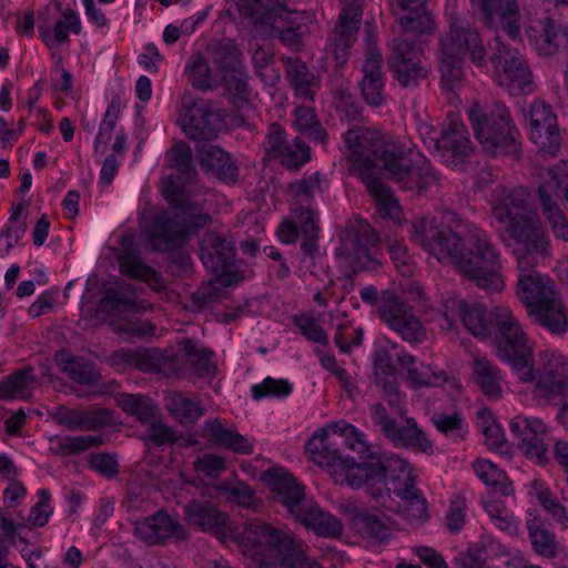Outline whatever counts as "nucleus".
I'll return each instance as SVG.
<instances>
[{"instance_id":"24","label":"nucleus","mask_w":568,"mask_h":568,"mask_svg":"<svg viewBox=\"0 0 568 568\" xmlns=\"http://www.w3.org/2000/svg\"><path fill=\"white\" fill-rule=\"evenodd\" d=\"M383 62L382 51L373 44L372 38H369L359 85L365 102L373 108H379L386 102L384 92L386 77L383 72Z\"/></svg>"},{"instance_id":"40","label":"nucleus","mask_w":568,"mask_h":568,"mask_svg":"<svg viewBox=\"0 0 568 568\" xmlns=\"http://www.w3.org/2000/svg\"><path fill=\"white\" fill-rule=\"evenodd\" d=\"M526 527L534 550L545 557L551 558L557 554L556 536L547 528V524L539 516L529 513Z\"/></svg>"},{"instance_id":"33","label":"nucleus","mask_w":568,"mask_h":568,"mask_svg":"<svg viewBox=\"0 0 568 568\" xmlns=\"http://www.w3.org/2000/svg\"><path fill=\"white\" fill-rule=\"evenodd\" d=\"M407 14L399 17L400 31L419 36L432 34L435 29L433 16L425 10L427 0H396Z\"/></svg>"},{"instance_id":"48","label":"nucleus","mask_w":568,"mask_h":568,"mask_svg":"<svg viewBox=\"0 0 568 568\" xmlns=\"http://www.w3.org/2000/svg\"><path fill=\"white\" fill-rule=\"evenodd\" d=\"M501 545L488 540L483 547H474L460 555L458 561L464 568H494Z\"/></svg>"},{"instance_id":"28","label":"nucleus","mask_w":568,"mask_h":568,"mask_svg":"<svg viewBox=\"0 0 568 568\" xmlns=\"http://www.w3.org/2000/svg\"><path fill=\"white\" fill-rule=\"evenodd\" d=\"M483 12L485 23L495 31L508 36L519 33V7L515 0H475Z\"/></svg>"},{"instance_id":"55","label":"nucleus","mask_w":568,"mask_h":568,"mask_svg":"<svg viewBox=\"0 0 568 568\" xmlns=\"http://www.w3.org/2000/svg\"><path fill=\"white\" fill-rule=\"evenodd\" d=\"M293 390V385L287 379L266 377L261 384L251 387L252 397L260 400L264 397L285 398Z\"/></svg>"},{"instance_id":"29","label":"nucleus","mask_w":568,"mask_h":568,"mask_svg":"<svg viewBox=\"0 0 568 568\" xmlns=\"http://www.w3.org/2000/svg\"><path fill=\"white\" fill-rule=\"evenodd\" d=\"M282 62L285 79L293 89L294 97L304 102L314 101L321 89V78L312 72L300 58L285 57Z\"/></svg>"},{"instance_id":"21","label":"nucleus","mask_w":568,"mask_h":568,"mask_svg":"<svg viewBox=\"0 0 568 568\" xmlns=\"http://www.w3.org/2000/svg\"><path fill=\"white\" fill-rule=\"evenodd\" d=\"M509 429L526 458L538 465L548 463V428L542 419L517 415L509 422Z\"/></svg>"},{"instance_id":"6","label":"nucleus","mask_w":568,"mask_h":568,"mask_svg":"<svg viewBox=\"0 0 568 568\" xmlns=\"http://www.w3.org/2000/svg\"><path fill=\"white\" fill-rule=\"evenodd\" d=\"M262 479L271 487L274 499L306 528L321 537L338 538L343 534L341 519L325 513L306 497L305 487L283 467H272L262 474Z\"/></svg>"},{"instance_id":"16","label":"nucleus","mask_w":568,"mask_h":568,"mask_svg":"<svg viewBox=\"0 0 568 568\" xmlns=\"http://www.w3.org/2000/svg\"><path fill=\"white\" fill-rule=\"evenodd\" d=\"M236 7L240 17L262 36H304L301 27H294L293 13L283 0H237Z\"/></svg>"},{"instance_id":"31","label":"nucleus","mask_w":568,"mask_h":568,"mask_svg":"<svg viewBox=\"0 0 568 568\" xmlns=\"http://www.w3.org/2000/svg\"><path fill=\"white\" fill-rule=\"evenodd\" d=\"M202 436L212 445L235 454L251 455L253 444L235 428H226L217 418L206 419L203 424Z\"/></svg>"},{"instance_id":"42","label":"nucleus","mask_w":568,"mask_h":568,"mask_svg":"<svg viewBox=\"0 0 568 568\" xmlns=\"http://www.w3.org/2000/svg\"><path fill=\"white\" fill-rule=\"evenodd\" d=\"M354 520L356 527L368 538L386 542L392 537L389 520L383 514L363 509L356 513Z\"/></svg>"},{"instance_id":"58","label":"nucleus","mask_w":568,"mask_h":568,"mask_svg":"<svg viewBox=\"0 0 568 568\" xmlns=\"http://www.w3.org/2000/svg\"><path fill=\"white\" fill-rule=\"evenodd\" d=\"M290 191L298 199L301 204L310 206L312 197L316 193H321L323 191L321 175L318 173H314L307 178L293 182L290 184Z\"/></svg>"},{"instance_id":"59","label":"nucleus","mask_w":568,"mask_h":568,"mask_svg":"<svg viewBox=\"0 0 568 568\" xmlns=\"http://www.w3.org/2000/svg\"><path fill=\"white\" fill-rule=\"evenodd\" d=\"M39 500L31 507L28 516V525L33 527H43L53 513L51 507V494L48 489L42 488L38 490Z\"/></svg>"},{"instance_id":"3","label":"nucleus","mask_w":568,"mask_h":568,"mask_svg":"<svg viewBox=\"0 0 568 568\" xmlns=\"http://www.w3.org/2000/svg\"><path fill=\"white\" fill-rule=\"evenodd\" d=\"M444 223L436 216H420L410 222L409 239L434 255L439 262L454 264L466 277L489 293L500 292V254L488 235L476 225L463 221L455 213Z\"/></svg>"},{"instance_id":"63","label":"nucleus","mask_w":568,"mask_h":568,"mask_svg":"<svg viewBox=\"0 0 568 568\" xmlns=\"http://www.w3.org/2000/svg\"><path fill=\"white\" fill-rule=\"evenodd\" d=\"M196 473H201L210 478H217L226 468L225 458L216 454H204L193 463Z\"/></svg>"},{"instance_id":"56","label":"nucleus","mask_w":568,"mask_h":568,"mask_svg":"<svg viewBox=\"0 0 568 568\" xmlns=\"http://www.w3.org/2000/svg\"><path fill=\"white\" fill-rule=\"evenodd\" d=\"M484 509L497 528L509 534L517 531V521L504 503L498 500H486L484 501Z\"/></svg>"},{"instance_id":"9","label":"nucleus","mask_w":568,"mask_h":568,"mask_svg":"<svg viewBox=\"0 0 568 568\" xmlns=\"http://www.w3.org/2000/svg\"><path fill=\"white\" fill-rule=\"evenodd\" d=\"M339 442L356 450L359 456L368 452L366 436L345 420L331 423L327 428L316 430L306 443V450L316 464L344 469L348 481V470L353 466H358V462L353 457L343 456L337 448Z\"/></svg>"},{"instance_id":"54","label":"nucleus","mask_w":568,"mask_h":568,"mask_svg":"<svg viewBox=\"0 0 568 568\" xmlns=\"http://www.w3.org/2000/svg\"><path fill=\"white\" fill-rule=\"evenodd\" d=\"M386 250L396 270L405 277L414 273L415 263L403 241L397 239L386 241Z\"/></svg>"},{"instance_id":"23","label":"nucleus","mask_w":568,"mask_h":568,"mask_svg":"<svg viewBox=\"0 0 568 568\" xmlns=\"http://www.w3.org/2000/svg\"><path fill=\"white\" fill-rule=\"evenodd\" d=\"M200 257L215 275H229L235 258V241L230 235L206 232L200 243Z\"/></svg>"},{"instance_id":"37","label":"nucleus","mask_w":568,"mask_h":568,"mask_svg":"<svg viewBox=\"0 0 568 568\" xmlns=\"http://www.w3.org/2000/svg\"><path fill=\"white\" fill-rule=\"evenodd\" d=\"M119 265L121 273L125 276L163 287L160 274L142 261L140 252L134 247H126L122 252L119 256Z\"/></svg>"},{"instance_id":"18","label":"nucleus","mask_w":568,"mask_h":568,"mask_svg":"<svg viewBox=\"0 0 568 568\" xmlns=\"http://www.w3.org/2000/svg\"><path fill=\"white\" fill-rule=\"evenodd\" d=\"M538 195L544 216L549 221L558 239L568 241V222L555 199L568 202V162L549 168L538 186Z\"/></svg>"},{"instance_id":"46","label":"nucleus","mask_w":568,"mask_h":568,"mask_svg":"<svg viewBox=\"0 0 568 568\" xmlns=\"http://www.w3.org/2000/svg\"><path fill=\"white\" fill-rule=\"evenodd\" d=\"M50 450L54 455L71 456L83 453L92 447H99L103 444L101 436H57L50 439Z\"/></svg>"},{"instance_id":"45","label":"nucleus","mask_w":568,"mask_h":568,"mask_svg":"<svg viewBox=\"0 0 568 568\" xmlns=\"http://www.w3.org/2000/svg\"><path fill=\"white\" fill-rule=\"evenodd\" d=\"M473 469L478 478L490 486L501 496H510L514 493L513 484L506 473L488 459H477L473 463Z\"/></svg>"},{"instance_id":"35","label":"nucleus","mask_w":568,"mask_h":568,"mask_svg":"<svg viewBox=\"0 0 568 568\" xmlns=\"http://www.w3.org/2000/svg\"><path fill=\"white\" fill-rule=\"evenodd\" d=\"M36 382L37 377L32 366L27 365L17 369L0 381V399H27L31 397Z\"/></svg>"},{"instance_id":"27","label":"nucleus","mask_w":568,"mask_h":568,"mask_svg":"<svg viewBox=\"0 0 568 568\" xmlns=\"http://www.w3.org/2000/svg\"><path fill=\"white\" fill-rule=\"evenodd\" d=\"M52 417L58 425L73 432H95L113 423V413L108 408L79 410L59 406L52 413Z\"/></svg>"},{"instance_id":"50","label":"nucleus","mask_w":568,"mask_h":568,"mask_svg":"<svg viewBox=\"0 0 568 568\" xmlns=\"http://www.w3.org/2000/svg\"><path fill=\"white\" fill-rule=\"evenodd\" d=\"M436 429L454 442H462L468 434V427L460 413L453 414L436 413L432 417Z\"/></svg>"},{"instance_id":"49","label":"nucleus","mask_w":568,"mask_h":568,"mask_svg":"<svg viewBox=\"0 0 568 568\" xmlns=\"http://www.w3.org/2000/svg\"><path fill=\"white\" fill-rule=\"evenodd\" d=\"M115 403L123 412L135 416L141 423L146 424L154 417V406L151 400L143 395L121 393L115 396Z\"/></svg>"},{"instance_id":"11","label":"nucleus","mask_w":568,"mask_h":568,"mask_svg":"<svg viewBox=\"0 0 568 568\" xmlns=\"http://www.w3.org/2000/svg\"><path fill=\"white\" fill-rule=\"evenodd\" d=\"M497 356L508 363L521 382L534 378L532 348L518 320L507 306H494Z\"/></svg>"},{"instance_id":"61","label":"nucleus","mask_w":568,"mask_h":568,"mask_svg":"<svg viewBox=\"0 0 568 568\" xmlns=\"http://www.w3.org/2000/svg\"><path fill=\"white\" fill-rule=\"evenodd\" d=\"M530 47L541 58L561 57L568 38H528Z\"/></svg>"},{"instance_id":"10","label":"nucleus","mask_w":568,"mask_h":568,"mask_svg":"<svg viewBox=\"0 0 568 568\" xmlns=\"http://www.w3.org/2000/svg\"><path fill=\"white\" fill-rule=\"evenodd\" d=\"M475 136L483 149L493 155L517 154L519 132L507 106L501 102L483 110L474 105L468 111Z\"/></svg>"},{"instance_id":"19","label":"nucleus","mask_w":568,"mask_h":568,"mask_svg":"<svg viewBox=\"0 0 568 568\" xmlns=\"http://www.w3.org/2000/svg\"><path fill=\"white\" fill-rule=\"evenodd\" d=\"M379 241V235L367 221L356 220L342 236L339 251L354 272L374 270L378 265L374 250Z\"/></svg>"},{"instance_id":"39","label":"nucleus","mask_w":568,"mask_h":568,"mask_svg":"<svg viewBox=\"0 0 568 568\" xmlns=\"http://www.w3.org/2000/svg\"><path fill=\"white\" fill-rule=\"evenodd\" d=\"M206 52L219 72L243 63L242 52L231 38H211Z\"/></svg>"},{"instance_id":"20","label":"nucleus","mask_w":568,"mask_h":568,"mask_svg":"<svg viewBox=\"0 0 568 568\" xmlns=\"http://www.w3.org/2000/svg\"><path fill=\"white\" fill-rule=\"evenodd\" d=\"M379 318L404 341L422 343L426 338V331L416 317L413 308L402 297L384 291L378 303Z\"/></svg>"},{"instance_id":"1","label":"nucleus","mask_w":568,"mask_h":568,"mask_svg":"<svg viewBox=\"0 0 568 568\" xmlns=\"http://www.w3.org/2000/svg\"><path fill=\"white\" fill-rule=\"evenodd\" d=\"M529 191L517 186L493 207L497 232L517 260V297L534 323L552 334L568 331V316L554 282L537 272V264L548 245Z\"/></svg>"},{"instance_id":"26","label":"nucleus","mask_w":568,"mask_h":568,"mask_svg":"<svg viewBox=\"0 0 568 568\" xmlns=\"http://www.w3.org/2000/svg\"><path fill=\"white\" fill-rule=\"evenodd\" d=\"M473 153V143L464 123L450 121L440 131L438 155L448 166L458 169Z\"/></svg>"},{"instance_id":"52","label":"nucleus","mask_w":568,"mask_h":568,"mask_svg":"<svg viewBox=\"0 0 568 568\" xmlns=\"http://www.w3.org/2000/svg\"><path fill=\"white\" fill-rule=\"evenodd\" d=\"M275 159H278L285 168L298 169L311 159V150L301 136H296L292 142L288 141Z\"/></svg>"},{"instance_id":"34","label":"nucleus","mask_w":568,"mask_h":568,"mask_svg":"<svg viewBox=\"0 0 568 568\" xmlns=\"http://www.w3.org/2000/svg\"><path fill=\"white\" fill-rule=\"evenodd\" d=\"M459 315L465 328L479 338H487L495 331L493 308L488 311L483 304L462 302Z\"/></svg>"},{"instance_id":"41","label":"nucleus","mask_w":568,"mask_h":568,"mask_svg":"<svg viewBox=\"0 0 568 568\" xmlns=\"http://www.w3.org/2000/svg\"><path fill=\"white\" fill-rule=\"evenodd\" d=\"M165 407L180 424H194L205 413L199 400L182 393L166 395Z\"/></svg>"},{"instance_id":"8","label":"nucleus","mask_w":568,"mask_h":568,"mask_svg":"<svg viewBox=\"0 0 568 568\" xmlns=\"http://www.w3.org/2000/svg\"><path fill=\"white\" fill-rule=\"evenodd\" d=\"M180 348L172 357H164L159 349H151L139 355L132 351L120 349L112 355L114 365H132L139 364L143 371L162 372L172 369L176 375H184L186 371L196 377H214L217 372L214 362V352L209 347L199 344L192 338H183Z\"/></svg>"},{"instance_id":"53","label":"nucleus","mask_w":568,"mask_h":568,"mask_svg":"<svg viewBox=\"0 0 568 568\" xmlns=\"http://www.w3.org/2000/svg\"><path fill=\"white\" fill-rule=\"evenodd\" d=\"M532 490L537 499L544 509L552 516L555 520L561 524L564 527L568 525V517L566 515L565 507L559 503L556 496L550 491L548 487H545L539 481H534Z\"/></svg>"},{"instance_id":"57","label":"nucleus","mask_w":568,"mask_h":568,"mask_svg":"<svg viewBox=\"0 0 568 568\" xmlns=\"http://www.w3.org/2000/svg\"><path fill=\"white\" fill-rule=\"evenodd\" d=\"M566 362L556 349L546 348L538 353V367L535 368L537 377L565 373Z\"/></svg>"},{"instance_id":"32","label":"nucleus","mask_w":568,"mask_h":568,"mask_svg":"<svg viewBox=\"0 0 568 568\" xmlns=\"http://www.w3.org/2000/svg\"><path fill=\"white\" fill-rule=\"evenodd\" d=\"M187 518L204 531H211L216 537L227 532L225 514L209 501L191 500L184 508Z\"/></svg>"},{"instance_id":"60","label":"nucleus","mask_w":568,"mask_h":568,"mask_svg":"<svg viewBox=\"0 0 568 568\" xmlns=\"http://www.w3.org/2000/svg\"><path fill=\"white\" fill-rule=\"evenodd\" d=\"M219 489L229 501L236 503L241 507L250 508L254 504L255 494L244 481L223 484Z\"/></svg>"},{"instance_id":"43","label":"nucleus","mask_w":568,"mask_h":568,"mask_svg":"<svg viewBox=\"0 0 568 568\" xmlns=\"http://www.w3.org/2000/svg\"><path fill=\"white\" fill-rule=\"evenodd\" d=\"M184 73L187 81L196 90L206 92L217 88L209 61L201 52L191 55L185 64Z\"/></svg>"},{"instance_id":"17","label":"nucleus","mask_w":568,"mask_h":568,"mask_svg":"<svg viewBox=\"0 0 568 568\" xmlns=\"http://www.w3.org/2000/svg\"><path fill=\"white\" fill-rule=\"evenodd\" d=\"M371 418L378 432L396 448L413 449L427 455L434 453L432 440L413 417L397 420L386 407L376 403L371 406Z\"/></svg>"},{"instance_id":"64","label":"nucleus","mask_w":568,"mask_h":568,"mask_svg":"<svg viewBox=\"0 0 568 568\" xmlns=\"http://www.w3.org/2000/svg\"><path fill=\"white\" fill-rule=\"evenodd\" d=\"M221 79L231 93L243 95L247 91L246 72L243 63L233 69L221 71Z\"/></svg>"},{"instance_id":"4","label":"nucleus","mask_w":568,"mask_h":568,"mask_svg":"<svg viewBox=\"0 0 568 568\" xmlns=\"http://www.w3.org/2000/svg\"><path fill=\"white\" fill-rule=\"evenodd\" d=\"M168 158L178 174H170L165 179L163 194L176 210L155 214L144 227L146 241L156 252L181 247L190 235L197 233L212 220L207 213L195 212L184 193V185L194 183L197 175L191 148L185 142H178L168 152Z\"/></svg>"},{"instance_id":"22","label":"nucleus","mask_w":568,"mask_h":568,"mask_svg":"<svg viewBox=\"0 0 568 568\" xmlns=\"http://www.w3.org/2000/svg\"><path fill=\"white\" fill-rule=\"evenodd\" d=\"M529 138L538 144L539 150L550 156H556L560 150L561 136L557 116L551 106L541 100H535L528 111Z\"/></svg>"},{"instance_id":"36","label":"nucleus","mask_w":568,"mask_h":568,"mask_svg":"<svg viewBox=\"0 0 568 568\" xmlns=\"http://www.w3.org/2000/svg\"><path fill=\"white\" fill-rule=\"evenodd\" d=\"M393 494L402 500L400 505L394 500L396 506L394 513H400L407 519L423 520L427 518V503L415 481L405 486H395Z\"/></svg>"},{"instance_id":"44","label":"nucleus","mask_w":568,"mask_h":568,"mask_svg":"<svg viewBox=\"0 0 568 568\" xmlns=\"http://www.w3.org/2000/svg\"><path fill=\"white\" fill-rule=\"evenodd\" d=\"M534 378L526 383L535 382L534 393L548 402H559L568 397V375L566 373L537 377L532 366Z\"/></svg>"},{"instance_id":"13","label":"nucleus","mask_w":568,"mask_h":568,"mask_svg":"<svg viewBox=\"0 0 568 568\" xmlns=\"http://www.w3.org/2000/svg\"><path fill=\"white\" fill-rule=\"evenodd\" d=\"M179 124L192 140H212L225 128V113L219 103L199 100L190 90L180 95Z\"/></svg>"},{"instance_id":"5","label":"nucleus","mask_w":568,"mask_h":568,"mask_svg":"<svg viewBox=\"0 0 568 568\" xmlns=\"http://www.w3.org/2000/svg\"><path fill=\"white\" fill-rule=\"evenodd\" d=\"M239 545L248 568H322L302 552L287 532L256 519L244 525Z\"/></svg>"},{"instance_id":"51","label":"nucleus","mask_w":568,"mask_h":568,"mask_svg":"<svg viewBox=\"0 0 568 568\" xmlns=\"http://www.w3.org/2000/svg\"><path fill=\"white\" fill-rule=\"evenodd\" d=\"M394 355L397 358V363L402 368H406L407 377L416 385L430 386L444 381L443 374L433 373L432 375L424 369L416 368L415 357L405 352H395Z\"/></svg>"},{"instance_id":"14","label":"nucleus","mask_w":568,"mask_h":568,"mask_svg":"<svg viewBox=\"0 0 568 568\" xmlns=\"http://www.w3.org/2000/svg\"><path fill=\"white\" fill-rule=\"evenodd\" d=\"M440 72L442 84L445 89H457L464 79V58L477 67H485L487 49L485 38H440Z\"/></svg>"},{"instance_id":"30","label":"nucleus","mask_w":568,"mask_h":568,"mask_svg":"<svg viewBox=\"0 0 568 568\" xmlns=\"http://www.w3.org/2000/svg\"><path fill=\"white\" fill-rule=\"evenodd\" d=\"M201 168L213 173L224 183H234L239 179V166L233 155L217 145L202 144L197 149Z\"/></svg>"},{"instance_id":"12","label":"nucleus","mask_w":568,"mask_h":568,"mask_svg":"<svg viewBox=\"0 0 568 568\" xmlns=\"http://www.w3.org/2000/svg\"><path fill=\"white\" fill-rule=\"evenodd\" d=\"M487 58L493 63L500 87L510 95L529 94L534 91L531 70L526 59L509 48L501 38H485Z\"/></svg>"},{"instance_id":"38","label":"nucleus","mask_w":568,"mask_h":568,"mask_svg":"<svg viewBox=\"0 0 568 568\" xmlns=\"http://www.w3.org/2000/svg\"><path fill=\"white\" fill-rule=\"evenodd\" d=\"M471 368L475 381L481 392L489 398H499L501 395V375L499 368L483 356H477L473 359Z\"/></svg>"},{"instance_id":"15","label":"nucleus","mask_w":568,"mask_h":568,"mask_svg":"<svg viewBox=\"0 0 568 568\" xmlns=\"http://www.w3.org/2000/svg\"><path fill=\"white\" fill-rule=\"evenodd\" d=\"M387 65L402 88H416L428 78L430 67L424 54V45L417 38H392Z\"/></svg>"},{"instance_id":"2","label":"nucleus","mask_w":568,"mask_h":568,"mask_svg":"<svg viewBox=\"0 0 568 568\" xmlns=\"http://www.w3.org/2000/svg\"><path fill=\"white\" fill-rule=\"evenodd\" d=\"M343 141L349 150V169L386 214H392L398 203L390 187L377 175L378 161L388 179L404 191L422 194L440 184V174L429 160L377 129L354 126L343 134Z\"/></svg>"},{"instance_id":"62","label":"nucleus","mask_w":568,"mask_h":568,"mask_svg":"<svg viewBox=\"0 0 568 568\" xmlns=\"http://www.w3.org/2000/svg\"><path fill=\"white\" fill-rule=\"evenodd\" d=\"M63 372L67 373L72 381L82 385H92L98 381V373L91 364L78 362L73 358L65 363Z\"/></svg>"},{"instance_id":"47","label":"nucleus","mask_w":568,"mask_h":568,"mask_svg":"<svg viewBox=\"0 0 568 568\" xmlns=\"http://www.w3.org/2000/svg\"><path fill=\"white\" fill-rule=\"evenodd\" d=\"M293 115L294 125L298 132L307 135L316 143H326L328 134L318 121L313 108L305 105L297 106Z\"/></svg>"},{"instance_id":"25","label":"nucleus","mask_w":568,"mask_h":568,"mask_svg":"<svg viewBox=\"0 0 568 568\" xmlns=\"http://www.w3.org/2000/svg\"><path fill=\"white\" fill-rule=\"evenodd\" d=\"M134 534L151 546L162 545L169 539L183 540L187 537L184 526L163 510L138 521Z\"/></svg>"},{"instance_id":"7","label":"nucleus","mask_w":568,"mask_h":568,"mask_svg":"<svg viewBox=\"0 0 568 568\" xmlns=\"http://www.w3.org/2000/svg\"><path fill=\"white\" fill-rule=\"evenodd\" d=\"M358 466L348 470V485L353 488L367 486L366 491L385 510L396 509L390 495L395 486L415 481L409 464L395 454L382 456L368 452L359 456Z\"/></svg>"}]
</instances>
